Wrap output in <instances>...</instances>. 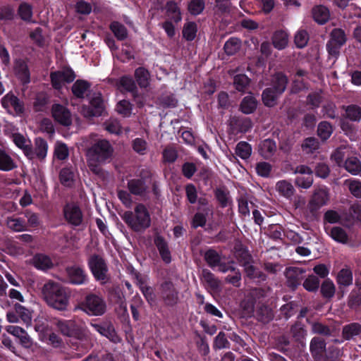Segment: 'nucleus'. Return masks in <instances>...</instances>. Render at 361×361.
<instances>
[{
  "instance_id": "obj_61",
  "label": "nucleus",
  "mask_w": 361,
  "mask_h": 361,
  "mask_svg": "<svg viewBox=\"0 0 361 361\" xmlns=\"http://www.w3.org/2000/svg\"><path fill=\"white\" fill-rule=\"evenodd\" d=\"M197 25L194 22L186 23L183 29V36L188 41H192L195 39L197 33Z\"/></svg>"
},
{
  "instance_id": "obj_39",
  "label": "nucleus",
  "mask_w": 361,
  "mask_h": 361,
  "mask_svg": "<svg viewBox=\"0 0 361 361\" xmlns=\"http://www.w3.org/2000/svg\"><path fill=\"white\" fill-rule=\"evenodd\" d=\"M32 260L35 267L42 270H47L54 267L50 257L44 255H36Z\"/></svg>"
},
{
  "instance_id": "obj_25",
  "label": "nucleus",
  "mask_w": 361,
  "mask_h": 361,
  "mask_svg": "<svg viewBox=\"0 0 361 361\" xmlns=\"http://www.w3.org/2000/svg\"><path fill=\"white\" fill-rule=\"evenodd\" d=\"M282 94L276 92L272 87H266L262 93V101L264 106L274 107L278 104V100Z\"/></svg>"
},
{
  "instance_id": "obj_20",
  "label": "nucleus",
  "mask_w": 361,
  "mask_h": 361,
  "mask_svg": "<svg viewBox=\"0 0 361 361\" xmlns=\"http://www.w3.org/2000/svg\"><path fill=\"white\" fill-rule=\"evenodd\" d=\"M326 350V343L319 336L313 337L310 343V351L314 360H320Z\"/></svg>"
},
{
  "instance_id": "obj_19",
  "label": "nucleus",
  "mask_w": 361,
  "mask_h": 361,
  "mask_svg": "<svg viewBox=\"0 0 361 361\" xmlns=\"http://www.w3.org/2000/svg\"><path fill=\"white\" fill-rule=\"evenodd\" d=\"M51 112L54 119L60 124L68 126L72 123L71 114L69 110L61 104H54Z\"/></svg>"
},
{
  "instance_id": "obj_38",
  "label": "nucleus",
  "mask_w": 361,
  "mask_h": 361,
  "mask_svg": "<svg viewBox=\"0 0 361 361\" xmlns=\"http://www.w3.org/2000/svg\"><path fill=\"white\" fill-rule=\"evenodd\" d=\"M337 283L339 286V289L341 290L342 286H349L353 283V274L348 269H342L337 275Z\"/></svg>"
},
{
  "instance_id": "obj_4",
  "label": "nucleus",
  "mask_w": 361,
  "mask_h": 361,
  "mask_svg": "<svg viewBox=\"0 0 361 361\" xmlns=\"http://www.w3.org/2000/svg\"><path fill=\"white\" fill-rule=\"evenodd\" d=\"M80 307L85 312L93 316H101L106 310V302L103 298L94 293L86 295L80 304Z\"/></svg>"
},
{
  "instance_id": "obj_35",
  "label": "nucleus",
  "mask_w": 361,
  "mask_h": 361,
  "mask_svg": "<svg viewBox=\"0 0 361 361\" xmlns=\"http://www.w3.org/2000/svg\"><path fill=\"white\" fill-rule=\"evenodd\" d=\"M257 106V100L252 95L245 97L240 102V109L245 114L253 113Z\"/></svg>"
},
{
  "instance_id": "obj_21",
  "label": "nucleus",
  "mask_w": 361,
  "mask_h": 361,
  "mask_svg": "<svg viewBox=\"0 0 361 361\" xmlns=\"http://www.w3.org/2000/svg\"><path fill=\"white\" fill-rule=\"evenodd\" d=\"M154 243L159 250L161 259L166 264H169L171 262V255L166 240L164 237L157 234L154 238Z\"/></svg>"
},
{
  "instance_id": "obj_27",
  "label": "nucleus",
  "mask_w": 361,
  "mask_h": 361,
  "mask_svg": "<svg viewBox=\"0 0 361 361\" xmlns=\"http://www.w3.org/2000/svg\"><path fill=\"white\" fill-rule=\"evenodd\" d=\"M307 322L311 326V332L314 334L321 335L323 336H331L334 331V328L331 327L319 321H309Z\"/></svg>"
},
{
  "instance_id": "obj_12",
  "label": "nucleus",
  "mask_w": 361,
  "mask_h": 361,
  "mask_svg": "<svg viewBox=\"0 0 361 361\" xmlns=\"http://www.w3.org/2000/svg\"><path fill=\"white\" fill-rule=\"evenodd\" d=\"M63 214L66 220L73 226H80L82 222V211L75 203L66 204L63 208Z\"/></svg>"
},
{
  "instance_id": "obj_10",
  "label": "nucleus",
  "mask_w": 361,
  "mask_h": 361,
  "mask_svg": "<svg viewBox=\"0 0 361 361\" xmlns=\"http://www.w3.org/2000/svg\"><path fill=\"white\" fill-rule=\"evenodd\" d=\"M305 272V269L300 267H290L286 268L284 275L287 286L293 290L296 289L303 280Z\"/></svg>"
},
{
  "instance_id": "obj_64",
  "label": "nucleus",
  "mask_w": 361,
  "mask_h": 361,
  "mask_svg": "<svg viewBox=\"0 0 361 361\" xmlns=\"http://www.w3.org/2000/svg\"><path fill=\"white\" fill-rule=\"evenodd\" d=\"M319 147V142L315 137H307L306 138L302 145V148L306 151L307 153H312Z\"/></svg>"
},
{
  "instance_id": "obj_33",
  "label": "nucleus",
  "mask_w": 361,
  "mask_h": 361,
  "mask_svg": "<svg viewBox=\"0 0 361 361\" xmlns=\"http://www.w3.org/2000/svg\"><path fill=\"white\" fill-rule=\"evenodd\" d=\"M343 220L350 224H353L355 220L361 221V204L359 203L352 204L348 212L343 213Z\"/></svg>"
},
{
  "instance_id": "obj_22",
  "label": "nucleus",
  "mask_w": 361,
  "mask_h": 361,
  "mask_svg": "<svg viewBox=\"0 0 361 361\" xmlns=\"http://www.w3.org/2000/svg\"><path fill=\"white\" fill-rule=\"evenodd\" d=\"M109 297L110 301L117 305L120 310L123 312V314L127 313L128 310L125 295L120 287L116 286L111 288L109 293Z\"/></svg>"
},
{
  "instance_id": "obj_11",
  "label": "nucleus",
  "mask_w": 361,
  "mask_h": 361,
  "mask_svg": "<svg viewBox=\"0 0 361 361\" xmlns=\"http://www.w3.org/2000/svg\"><path fill=\"white\" fill-rule=\"evenodd\" d=\"M1 103L10 114L20 116L23 114V104L20 102L19 99L11 92L4 96L1 99Z\"/></svg>"
},
{
  "instance_id": "obj_45",
  "label": "nucleus",
  "mask_w": 361,
  "mask_h": 361,
  "mask_svg": "<svg viewBox=\"0 0 361 361\" xmlns=\"http://www.w3.org/2000/svg\"><path fill=\"white\" fill-rule=\"evenodd\" d=\"M334 129L328 121H321L317 126V135L322 140L326 141L333 133Z\"/></svg>"
},
{
  "instance_id": "obj_16",
  "label": "nucleus",
  "mask_w": 361,
  "mask_h": 361,
  "mask_svg": "<svg viewBox=\"0 0 361 361\" xmlns=\"http://www.w3.org/2000/svg\"><path fill=\"white\" fill-rule=\"evenodd\" d=\"M68 281L74 285H82L87 281V275L84 269L78 265H73L66 268Z\"/></svg>"
},
{
  "instance_id": "obj_60",
  "label": "nucleus",
  "mask_w": 361,
  "mask_h": 361,
  "mask_svg": "<svg viewBox=\"0 0 361 361\" xmlns=\"http://www.w3.org/2000/svg\"><path fill=\"white\" fill-rule=\"evenodd\" d=\"M61 183L66 186H71L74 180V173L69 168H63L59 174Z\"/></svg>"
},
{
  "instance_id": "obj_3",
  "label": "nucleus",
  "mask_w": 361,
  "mask_h": 361,
  "mask_svg": "<svg viewBox=\"0 0 361 361\" xmlns=\"http://www.w3.org/2000/svg\"><path fill=\"white\" fill-rule=\"evenodd\" d=\"M121 217L125 223L135 232L143 231L150 226L149 214L142 204H137L134 212H126Z\"/></svg>"
},
{
  "instance_id": "obj_24",
  "label": "nucleus",
  "mask_w": 361,
  "mask_h": 361,
  "mask_svg": "<svg viewBox=\"0 0 361 361\" xmlns=\"http://www.w3.org/2000/svg\"><path fill=\"white\" fill-rule=\"evenodd\" d=\"M127 186L130 192L135 195L145 196L148 190V186L143 178L131 179L128 180Z\"/></svg>"
},
{
  "instance_id": "obj_44",
  "label": "nucleus",
  "mask_w": 361,
  "mask_h": 361,
  "mask_svg": "<svg viewBox=\"0 0 361 361\" xmlns=\"http://www.w3.org/2000/svg\"><path fill=\"white\" fill-rule=\"evenodd\" d=\"M344 168L353 175H357L361 172V161L355 157L348 158L344 162Z\"/></svg>"
},
{
  "instance_id": "obj_5",
  "label": "nucleus",
  "mask_w": 361,
  "mask_h": 361,
  "mask_svg": "<svg viewBox=\"0 0 361 361\" xmlns=\"http://www.w3.org/2000/svg\"><path fill=\"white\" fill-rule=\"evenodd\" d=\"M347 41L345 31L341 28H334L329 35V40L326 43V50L329 54L337 59L340 54L341 48Z\"/></svg>"
},
{
  "instance_id": "obj_43",
  "label": "nucleus",
  "mask_w": 361,
  "mask_h": 361,
  "mask_svg": "<svg viewBox=\"0 0 361 361\" xmlns=\"http://www.w3.org/2000/svg\"><path fill=\"white\" fill-rule=\"evenodd\" d=\"M109 28L118 40L122 41L128 37L127 28L118 21L112 22Z\"/></svg>"
},
{
  "instance_id": "obj_51",
  "label": "nucleus",
  "mask_w": 361,
  "mask_h": 361,
  "mask_svg": "<svg viewBox=\"0 0 361 361\" xmlns=\"http://www.w3.org/2000/svg\"><path fill=\"white\" fill-rule=\"evenodd\" d=\"M15 168V164L11 157L5 151L0 149V170L8 171Z\"/></svg>"
},
{
  "instance_id": "obj_32",
  "label": "nucleus",
  "mask_w": 361,
  "mask_h": 361,
  "mask_svg": "<svg viewBox=\"0 0 361 361\" xmlns=\"http://www.w3.org/2000/svg\"><path fill=\"white\" fill-rule=\"evenodd\" d=\"M314 20L319 24H325L330 18L329 10L324 6H315L312 9Z\"/></svg>"
},
{
  "instance_id": "obj_6",
  "label": "nucleus",
  "mask_w": 361,
  "mask_h": 361,
  "mask_svg": "<svg viewBox=\"0 0 361 361\" xmlns=\"http://www.w3.org/2000/svg\"><path fill=\"white\" fill-rule=\"evenodd\" d=\"M88 266L93 276L102 284L109 281L108 267L104 259L98 255H92L88 259Z\"/></svg>"
},
{
  "instance_id": "obj_47",
  "label": "nucleus",
  "mask_w": 361,
  "mask_h": 361,
  "mask_svg": "<svg viewBox=\"0 0 361 361\" xmlns=\"http://www.w3.org/2000/svg\"><path fill=\"white\" fill-rule=\"evenodd\" d=\"M235 255L240 264L244 267V269L251 264L252 257L250 254L249 251L245 247H240L237 249Z\"/></svg>"
},
{
  "instance_id": "obj_40",
  "label": "nucleus",
  "mask_w": 361,
  "mask_h": 361,
  "mask_svg": "<svg viewBox=\"0 0 361 361\" xmlns=\"http://www.w3.org/2000/svg\"><path fill=\"white\" fill-rule=\"evenodd\" d=\"M149 73L143 67H139L135 71V78L140 87H147L149 84Z\"/></svg>"
},
{
  "instance_id": "obj_1",
  "label": "nucleus",
  "mask_w": 361,
  "mask_h": 361,
  "mask_svg": "<svg viewBox=\"0 0 361 361\" xmlns=\"http://www.w3.org/2000/svg\"><path fill=\"white\" fill-rule=\"evenodd\" d=\"M114 154V147L106 140L96 141L87 150V163L90 170L102 180L106 178V173L102 165L110 162Z\"/></svg>"
},
{
  "instance_id": "obj_23",
  "label": "nucleus",
  "mask_w": 361,
  "mask_h": 361,
  "mask_svg": "<svg viewBox=\"0 0 361 361\" xmlns=\"http://www.w3.org/2000/svg\"><path fill=\"white\" fill-rule=\"evenodd\" d=\"M288 81L286 74L282 72H276L271 75L269 87L283 94L286 90Z\"/></svg>"
},
{
  "instance_id": "obj_49",
  "label": "nucleus",
  "mask_w": 361,
  "mask_h": 361,
  "mask_svg": "<svg viewBox=\"0 0 361 361\" xmlns=\"http://www.w3.org/2000/svg\"><path fill=\"white\" fill-rule=\"evenodd\" d=\"M204 259L211 268H214L221 261L220 255L214 249H209L204 255Z\"/></svg>"
},
{
  "instance_id": "obj_52",
  "label": "nucleus",
  "mask_w": 361,
  "mask_h": 361,
  "mask_svg": "<svg viewBox=\"0 0 361 361\" xmlns=\"http://www.w3.org/2000/svg\"><path fill=\"white\" fill-rule=\"evenodd\" d=\"M168 16L176 23L180 21L181 14L177 4L174 1H169L166 5Z\"/></svg>"
},
{
  "instance_id": "obj_34",
  "label": "nucleus",
  "mask_w": 361,
  "mask_h": 361,
  "mask_svg": "<svg viewBox=\"0 0 361 361\" xmlns=\"http://www.w3.org/2000/svg\"><path fill=\"white\" fill-rule=\"evenodd\" d=\"M276 190L281 195L287 199H290L295 191L291 183L286 180L277 182L276 185Z\"/></svg>"
},
{
  "instance_id": "obj_29",
  "label": "nucleus",
  "mask_w": 361,
  "mask_h": 361,
  "mask_svg": "<svg viewBox=\"0 0 361 361\" xmlns=\"http://www.w3.org/2000/svg\"><path fill=\"white\" fill-rule=\"evenodd\" d=\"M289 42L288 34L283 30H276L271 37V43L274 48L283 50L288 47Z\"/></svg>"
},
{
  "instance_id": "obj_55",
  "label": "nucleus",
  "mask_w": 361,
  "mask_h": 361,
  "mask_svg": "<svg viewBox=\"0 0 361 361\" xmlns=\"http://www.w3.org/2000/svg\"><path fill=\"white\" fill-rule=\"evenodd\" d=\"M251 145L246 142H240L235 147V154L243 159L249 158L251 155Z\"/></svg>"
},
{
  "instance_id": "obj_59",
  "label": "nucleus",
  "mask_w": 361,
  "mask_h": 361,
  "mask_svg": "<svg viewBox=\"0 0 361 361\" xmlns=\"http://www.w3.org/2000/svg\"><path fill=\"white\" fill-rule=\"evenodd\" d=\"M54 154L59 160L66 159L69 155V150L67 145L61 142H56Z\"/></svg>"
},
{
  "instance_id": "obj_15",
  "label": "nucleus",
  "mask_w": 361,
  "mask_h": 361,
  "mask_svg": "<svg viewBox=\"0 0 361 361\" xmlns=\"http://www.w3.org/2000/svg\"><path fill=\"white\" fill-rule=\"evenodd\" d=\"M200 281L205 288L210 293H216L221 290L220 280L207 269H202Z\"/></svg>"
},
{
  "instance_id": "obj_13",
  "label": "nucleus",
  "mask_w": 361,
  "mask_h": 361,
  "mask_svg": "<svg viewBox=\"0 0 361 361\" xmlns=\"http://www.w3.org/2000/svg\"><path fill=\"white\" fill-rule=\"evenodd\" d=\"M329 199V192L326 187L317 188L309 202L310 212L317 211L322 206L326 204Z\"/></svg>"
},
{
  "instance_id": "obj_7",
  "label": "nucleus",
  "mask_w": 361,
  "mask_h": 361,
  "mask_svg": "<svg viewBox=\"0 0 361 361\" xmlns=\"http://www.w3.org/2000/svg\"><path fill=\"white\" fill-rule=\"evenodd\" d=\"M160 297L168 307L176 305L178 300V292L171 281H165L160 285Z\"/></svg>"
},
{
  "instance_id": "obj_41",
  "label": "nucleus",
  "mask_w": 361,
  "mask_h": 361,
  "mask_svg": "<svg viewBox=\"0 0 361 361\" xmlns=\"http://www.w3.org/2000/svg\"><path fill=\"white\" fill-rule=\"evenodd\" d=\"M136 283L139 286L140 290L144 295L145 298L147 300L148 302H152L154 301V294L152 287L148 286L145 284L142 279L140 276L139 274H136Z\"/></svg>"
},
{
  "instance_id": "obj_46",
  "label": "nucleus",
  "mask_w": 361,
  "mask_h": 361,
  "mask_svg": "<svg viewBox=\"0 0 361 361\" xmlns=\"http://www.w3.org/2000/svg\"><path fill=\"white\" fill-rule=\"evenodd\" d=\"M250 78L244 75L239 74L234 77L233 85L235 88L242 92H245L250 86Z\"/></svg>"
},
{
  "instance_id": "obj_50",
  "label": "nucleus",
  "mask_w": 361,
  "mask_h": 361,
  "mask_svg": "<svg viewBox=\"0 0 361 361\" xmlns=\"http://www.w3.org/2000/svg\"><path fill=\"white\" fill-rule=\"evenodd\" d=\"M320 291L324 298L330 299L335 294L336 287L331 280L326 279L322 282Z\"/></svg>"
},
{
  "instance_id": "obj_54",
  "label": "nucleus",
  "mask_w": 361,
  "mask_h": 361,
  "mask_svg": "<svg viewBox=\"0 0 361 361\" xmlns=\"http://www.w3.org/2000/svg\"><path fill=\"white\" fill-rule=\"evenodd\" d=\"M348 305L350 309L356 310L361 305V289L353 290L348 296Z\"/></svg>"
},
{
  "instance_id": "obj_31",
  "label": "nucleus",
  "mask_w": 361,
  "mask_h": 361,
  "mask_svg": "<svg viewBox=\"0 0 361 361\" xmlns=\"http://www.w3.org/2000/svg\"><path fill=\"white\" fill-rule=\"evenodd\" d=\"M274 316L272 309L268 305L261 304L257 306L255 317L259 322L268 324L274 319Z\"/></svg>"
},
{
  "instance_id": "obj_63",
  "label": "nucleus",
  "mask_w": 361,
  "mask_h": 361,
  "mask_svg": "<svg viewBox=\"0 0 361 361\" xmlns=\"http://www.w3.org/2000/svg\"><path fill=\"white\" fill-rule=\"evenodd\" d=\"M16 16V11L13 7L9 5L0 7V20H12Z\"/></svg>"
},
{
  "instance_id": "obj_26",
  "label": "nucleus",
  "mask_w": 361,
  "mask_h": 361,
  "mask_svg": "<svg viewBox=\"0 0 361 361\" xmlns=\"http://www.w3.org/2000/svg\"><path fill=\"white\" fill-rule=\"evenodd\" d=\"M277 149L276 142L271 139H266L262 141L259 145V152L265 159H271Z\"/></svg>"
},
{
  "instance_id": "obj_9",
  "label": "nucleus",
  "mask_w": 361,
  "mask_h": 361,
  "mask_svg": "<svg viewBox=\"0 0 361 361\" xmlns=\"http://www.w3.org/2000/svg\"><path fill=\"white\" fill-rule=\"evenodd\" d=\"M104 110L101 94H95L90 99V106H83L82 113L85 117L100 116Z\"/></svg>"
},
{
  "instance_id": "obj_17",
  "label": "nucleus",
  "mask_w": 361,
  "mask_h": 361,
  "mask_svg": "<svg viewBox=\"0 0 361 361\" xmlns=\"http://www.w3.org/2000/svg\"><path fill=\"white\" fill-rule=\"evenodd\" d=\"M56 325L59 330L64 336L78 339H81L83 336L82 332L73 321H59Z\"/></svg>"
},
{
  "instance_id": "obj_48",
  "label": "nucleus",
  "mask_w": 361,
  "mask_h": 361,
  "mask_svg": "<svg viewBox=\"0 0 361 361\" xmlns=\"http://www.w3.org/2000/svg\"><path fill=\"white\" fill-rule=\"evenodd\" d=\"M241 47V41L236 37H231L226 42L224 49L228 56H232L237 53Z\"/></svg>"
},
{
  "instance_id": "obj_30",
  "label": "nucleus",
  "mask_w": 361,
  "mask_h": 361,
  "mask_svg": "<svg viewBox=\"0 0 361 361\" xmlns=\"http://www.w3.org/2000/svg\"><path fill=\"white\" fill-rule=\"evenodd\" d=\"M361 334V324L353 322L343 326L342 338L343 340L350 341L354 339Z\"/></svg>"
},
{
  "instance_id": "obj_53",
  "label": "nucleus",
  "mask_w": 361,
  "mask_h": 361,
  "mask_svg": "<svg viewBox=\"0 0 361 361\" xmlns=\"http://www.w3.org/2000/svg\"><path fill=\"white\" fill-rule=\"evenodd\" d=\"M329 235L337 242L341 243H346L348 242V237L345 231L339 226H334L331 228Z\"/></svg>"
},
{
  "instance_id": "obj_14",
  "label": "nucleus",
  "mask_w": 361,
  "mask_h": 361,
  "mask_svg": "<svg viewBox=\"0 0 361 361\" xmlns=\"http://www.w3.org/2000/svg\"><path fill=\"white\" fill-rule=\"evenodd\" d=\"M119 84L125 90L131 93L134 101L138 107L144 105L143 98L139 94L138 89L134 80L130 76H123L120 78Z\"/></svg>"
},
{
  "instance_id": "obj_28",
  "label": "nucleus",
  "mask_w": 361,
  "mask_h": 361,
  "mask_svg": "<svg viewBox=\"0 0 361 361\" xmlns=\"http://www.w3.org/2000/svg\"><path fill=\"white\" fill-rule=\"evenodd\" d=\"M90 83L84 80H77L71 87L73 94L78 99H84L87 95Z\"/></svg>"
},
{
  "instance_id": "obj_42",
  "label": "nucleus",
  "mask_w": 361,
  "mask_h": 361,
  "mask_svg": "<svg viewBox=\"0 0 361 361\" xmlns=\"http://www.w3.org/2000/svg\"><path fill=\"white\" fill-rule=\"evenodd\" d=\"M231 125L234 129L240 133L247 132L252 128V122L250 119L247 118H233L231 121Z\"/></svg>"
},
{
  "instance_id": "obj_62",
  "label": "nucleus",
  "mask_w": 361,
  "mask_h": 361,
  "mask_svg": "<svg viewBox=\"0 0 361 361\" xmlns=\"http://www.w3.org/2000/svg\"><path fill=\"white\" fill-rule=\"evenodd\" d=\"M50 78L51 85L56 90L61 89L63 83L66 82L62 71L51 72L50 74Z\"/></svg>"
},
{
  "instance_id": "obj_2",
  "label": "nucleus",
  "mask_w": 361,
  "mask_h": 361,
  "mask_svg": "<svg viewBox=\"0 0 361 361\" xmlns=\"http://www.w3.org/2000/svg\"><path fill=\"white\" fill-rule=\"evenodd\" d=\"M43 297L50 307L57 310H65L68 304L66 289L59 283L49 281L42 288Z\"/></svg>"
},
{
  "instance_id": "obj_56",
  "label": "nucleus",
  "mask_w": 361,
  "mask_h": 361,
  "mask_svg": "<svg viewBox=\"0 0 361 361\" xmlns=\"http://www.w3.org/2000/svg\"><path fill=\"white\" fill-rule=\"evenodd\" d=\"M320 281L315 275H310L304 281L302 286L305 290L309 292H316L319 288Z\"/></svg>"
},
{
  "instance_id": "obj_37",
  "label": "nucleus",
  "mask_w": 361,
  "mask_h": 361,
  "mask_svg": "<svg viewBox=\"0 0 361 361\" xmlns=\"http://www.w3.org/2000/svg\"><path fill=\"white\" fill-rule=\"evenodd\" d=\"M290 332L292 337L297 342H301L307 336L305 325L300 322H296L290 326Z\"/></svg>"
},
{
  "instance_id": "obj_57",
  "label": "nucleus",
  "mask_w": 361,
  "mask_h": 361,
  "mask_svg": "<svg viewBox=\"0 0 361 361\" xmlns=\"http://www.w3.org/2000/svg\"><path fill=\"white\" fill-rule=\"evenodd\" d=\"M346 117L352 121L359 122L361 120V108L351 104L345 107Z\"/></svg>"
},
{
  "instance_id": "obj_8",
  "label": "nucleus",
  "mask_w": 361,
  "mask_h": 361,
  "mask_svg": "<svg viewBox=\"0 0 361 361\" xmlns=\"http://www.w3.org/2000/svg\"><path fill=\"white\" fill-rule=\"evenodd\" d=\"M48 149L47 142L41 137H37L35 141V150L32 147L25 144L24 140V154L30 159L35 157L42 160L47 156Z\"/></svg>"
},
{
  "instance_id": "obj_18",
  "label": "nucleus",
  "mask_w": 361,
  "mask_h": 361,
  "mask_svg": "<svg viewBox=\"0 0 361 361\" xmlns=\"http://www.w3.org/2000/svg\"><path fill=\"white\" fill-rule=\"evenodd\" d=\"M91 325L94 330L109 338L111 341L115 343L121 341V338L116 334L111 322H105L102 324H92Z\"/></svg>"
},
{
  "instance_id": "obj_36",
  "label": "nucleus",
  "mask_w": 361,
  "mask_h": 361,
  "mask_svg": "<svg viewBox=\"0 0 361 361\" xmlns=\"http://www.w3.org/2000/svg\"><path fill=\"white\" fill-rule=\"evenodd\" d=\"M244 271L247 278L255 280L257 283H261L267 280V275L252 264L245 267Z\"/></svg>"
},
{
  "instance_id": "obj_58",
  "label": "nucleus",
  "mask_w": 361,
  "mask_h": 361,
  "mask_svg": "<svg viewBox=\"0 0 361 361\" xmlns=\"http://www.w3.org/2000/svg\"><path fill=\"white\" fill-rule=\"evenodd\" d=\"M309 41V34L305 30H299L295 35L294 43L295 46L302 49L304 48Z\"/></svg>"
}]
</instances>
